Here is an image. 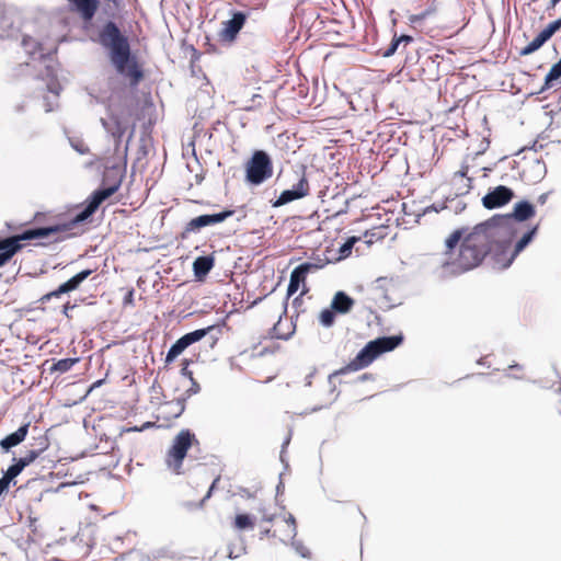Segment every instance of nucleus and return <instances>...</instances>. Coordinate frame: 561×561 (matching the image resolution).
Segmentation results:
<instances>
[{
    "instance_id": "nucleus-1",
    "label": "nucleus",
    "mask_w": 561,
    "mask_h": 561,
    "mask_svg": "<svg viewBox=\"0 0 561 561\" xmlns=\"http://www.w3.org/2000/svg\"><path fill=\"white\" fill-rule=\"evenodd\" d=\"M501 220H497L500 222ZM462 238L460 230L454 231L446 239V253L443 266L451 274H460L477 267L489 252L491 243L497 238L496 221H486L474 227L461 241L459 250L455 252Z\"/></svg>"
},
{
    "instance_id": "nucleus-2",
    "label": "nucleus",
    "mask_w": 561,
    "mask_h": 561,
    "mask_svg": "<svg viewBox=\"0 0 561 561\" xmlns=\"http://www.w3.org/2000/svg\"><path fill=\"white\" fill-rule=\"evenodd\" d=\"M117 190V186H111L103 190L95 191L88 202L85 208L76 215V217L68 224L55 225L50 227L30 229L22 234L1 239L0 238V267L3 266L11 257L21 249V241L54 238V240H61L75 225L87 220L99 206L112 196Z\"/></svg>"
},
{
    "instance_id": "nucleus-3",
    "label": "nucleus",
    "mask_w": 561,
    "mask_h": 561,
    "mask_svg": "<svg viewBox=\"0 0 561 561\" xmlns=\"http://www.w3.org/2000/svg\"><path fill=\"white\" fill-rule=\"evenodd\" d=\"M101 44L108 49L116 71L136 84L141 78L136 59L130 55L129 44L114 23H107L100 34Z\"/></svg>"
},
{
    "instance_id": "nucleus-4",
    "label": "nucleus",
    "mask_w": 561,
    "mask_h": 561,
    "mask_svg": "<svg viewBox=\"0 0 561 561\" xmlns=\"http://www.w3.org/2000/svg\"><path fill=\"white\" fill-rule=\"evenodd\" d=\"M400 336L379 337L370 341L351 364L353 369L368 366L378 355L394 350L401 343Z\"/></svg>"
},
{
    "instance_id": "nucleus-5",
    "label": "nucleus",
    "mask_w": 561,
    "mask_h": 561,
    "mask_svg": "<svg viewBox=\"0 0 561 561\" xmlns=\"http://www.w3.org/2000/svg\"><path fill=\"white\" fill-rule=\"evenodd\" d=\"M273 175V164L268 154L262 150L253 153L245 164V179L252 185H260Z\"/></svg>"
},
{
    "instance_id": "nucleus-6",
    "label": "nucleus",
    "mask_w": 561,
    "mask_h": 561,
    "mask_svg": "<svg viewBox=\"0 0 561 561\" xmlns=\"http://www.w3.org/2000/svg\"><path fill=\"white\" fill-rule=\"evenodd\" d=\"M194 442H196L195 436L188 430H183L175 436L165 459L169 469L178 474L181 473L183 459Z\"/></svg>"
},
{
    "instance_id": "nucleus-7",
    "label": "nucleus",
    "mask_w": 561,
    "mask_h": 561,
    "mask_svg": "<svg viewBox=\"0 0 561 561\" xmlns=\"http://www.w3.org/2000/svg\"><path fill=\"white\" fill-rule=\"evenodd\" d=\"M208 329H199L193 332H190L182 337H180L169 350L165 362H173L180 354H182L185 348H187L191 344L201 341L208 332Z\"/></svg>"
},
{
    "instance_id": "nucleus-8",
    "label": "nucleus",
    "mask_w": 561,
    "mask_h": 561,
    "mask_svg": "<svg viewBox=\"0 0 561 561\" xmlns=\"http://www.w3.org/2000/svg\"><path fill=\"white\" fill-rule=\"evenodd\" d=\"M325 265V262L319 260L318 263H304L297 266L290 274V280L287 288L288 296L294 295L300 287V284H305L306 276L310 272L318 271Z\"/></svg>"
},
{
    "instance_id": "nucleus-9",
    "label": "nucleus",
    "mask_w": 561,
    "mask_h": 561,
    "mask_svg": "<svg viewBox=\"0 0 561 561\" xmlns=\"http://www.w3.org/2000/svg\"><path fill=\"white\" fill-rule=\"evenodd\" d=\"M561 30V18L550 22L528 45L522 50V56H528L537 51L554 33Z\"/></svg>"
},
{
    "instance_id": "nucleus-10",
    "label": "nucleus",
    "mask_w": 561,
    "mask_h": 561,
    "mask_svg": "<svg viewBox=\"0 0 561 561\" xmlns=\"http://www.w3.org/2000/svg\"><path fill=\"white\" fill-rule=\"evenodd\" d=\"M514 197V192L504 185L496 186L482 198V205L486 209H494L508 204Z\"/></svg>"
},
{
    "instance_id": "nucleus-11",
    "label": "nucleus",
    "mask_w": 561,
    "mask_h": 561,
    "mask_svg": "<svg viewBox=\"0 0 561 561\" xmlns=\"http://www.w3.org/2000/svg\"><path fill=\"white\" fill-rule=\"evenodd\" d=\"M232 214H233V211L226 210V211H221V213H217V214L201 215L198 217L191 219L187 222V225L185 227V231L186 232H197L202 228H205L208 226H214V225L225 221L227 218L232 216Z\"/></svg>"
},
{
    "instance_id": "nucleus-12",
    "label": "nucleus",
    "mask_w": 561,
    "mask_h": 561,
    "mask_svg": "<svg viewBox=\"0 0 561 561\" xmlns=\"http://www.w3.org/2000/svg\"><path fill=\"white\" fill-rule=\"evenodd\" d=\"M534 215H535V208L531 204H529L528 202H519V203L515 204L514 210L511 215H508L506 217H496V218L491 219L490 221L501 220L500 222H496L497 236H499L501 229L510 221L511 218H515L518 221H524V220L531 218Z\"/></svg>"
},
{
    "instance_id": "nucleus-13",
    "label": "nucleus",
    "mask_w": 561,
    "mask_h": 561,
    "mask_svg": "<svg viewBox=\"0 0 561 561\" xmlns=\"http://www.w3.org/2000/svg\"><path fill=\"white\" fill-rule=\"evenodd\" d=\"M309 194V184L305 176H301L296 185L290 190H285L280 193L279 197L275 202L274 206L278 207L290 203L296 199H300Z\"/></svg>"
},
{
    "instance_id": "nucleus-14",
    "label": "nucleus",
    "mask_w": 561,
    "mask_h": 561,
    "mask_svg": "<svg viewBox=\"0 0 561 561\" xmlns=\"http://www.w3.org/2000/svg\"><path fill=\"white\" fill-rule=\"evenodd\" d=\"M245 22V15L241 12L234 13L233 16L222 23L219 36L222 41L232 42L242 28Z\"/></svg>"
},
{
    "instance_id": "nucleus-15",
    "label": "nucleus",
    "mask_w": 561,
    "mask_h": 561,
    "mask_svg": "<svg viewBox=\"0 0 561 561\" xmlns=\"http://www.w3.org/2000/svg\"><path fill=\"white\" fill-rule=\"evenodd\" d=\"M91 273L92 272L90 270H84L78 273L69 280L61 284L56 290L45 295L43 299L49 300L51 297H59L61 294H66L77 289L80 286V284L91 275Z\"/></svg>"
},
{
    "instance_id": "nucleus-16",
    "label": "nucleus",
    "mask_w": 561,
    "mask_h": 561,
    "mask_svg": "<svg viewBox=\"0 0 561 561\" xmlns=\"http://www.w3.org/2000/svg\"><path fill=\"white\" fill-rule=\"evenodd\" d=\"M28 432V424H24L20 426L14 433L5 436L1 442L0 446L4 451H9L12 447L18 446L21 444Z\"/></svg>"
},
{
    "instance_id": "nucleus-17",
    "label": "nucleus",
    "mask_w": 561,
    "mask_h": 561,
    "mask_svg": "<svg viewBox=\"0 0 561 561\" xmlns=\"http://www.w3.org/2000/svg\"><path fill=\"white\" fill-rule=\"evenodd\" d=\"M353 305L354 300L350 296L343 291H339L333 297L331 308L333 311L346 313L352 309Z\"/></svg>"
},
{
    "instance_id": "nucleus-18",
    "label": "nucleus",
    "mask_w": 561,
    "mask_h": 561,
    "mask_svg": "<svg viewBox=\"0 0 561 561\" xmlns=\"http://www.w3.org/2000/svg\"><path fill=\"white\" fill-rule=\"evenodd\" d=\"M84 20H91L98 9L96 0H69Z\"/></svg>"
},
{
    "instance_id": "nucleus-19",
    "label": "nucleus",
    "mask_w": 561,
    "mask_h": 561,
    "mask_svg": "<svg viewBox=\"0 0 561 561\" xmlns=\"http://www.w3.org/2000/svg\"><path fill=\"white\" fill-rule=\"evenodd\" d=\"M214 266V259L211 256H198L193 263V271L196 277L202 278Z\"/></svg>"
},
{
    "instance_id": "nucleus-20",
    "label": "nucleus",
    "mask_w": 561,
    "mask_h": 561,
    "mask_svg": "<svg viewBox=\"0 0 561 561\" xmlns=\"http://www.w3.org/2000/svg\"><path fill=\"white\" fill-rule=\"evenodd\" d=\"M79 362V358H64V359H59L57 363H55L51 368H50V371H58L60 374H64L68 370H70L75 364H77Z\"/></svg>"
},
{
    "instance_id": "nucleus-21",
    "label": "nucleus",
    "mask_w": 561,
    "mask_h": 561,
    "mask_svg": "<svg viewBox=\"0 0 561 561\" xmlns=\"http://www.w3.org/2000/svg\"><path fill=\"white\" fill-rule=\"evenodd\" d=\"M536 231H537V228L535 227L534 229H531L529 232H527L517 243H516V247H515V250H514V253H513V256L511 259V261L508 262L507 265H510L513 261V259L519 253L522 252L527 245L528 243L533 240L534 236L536 234Z\"/></svg>"
},
{
    "instance_id": "nucleus-22",
    "label": "nucleus",
    "mask_w": 561,
    "mask_h": 561,
    "mask_svg": "<svg viewBox=\"0 0 561 561\" xmlns=\"http://www.w3.org/2000/svg\"><path fill=\"white\" fill-rule=\"evenodd\" d=\"M359 241V238L357 237H351L348 238L340 248L339 250V253H340V257L339 259H345L347 257L351 252H352V249L354 247V244Z\"/></svg>"
},
{
    "instance_id": "nucleus-23",
    "label": "nucleus",
    "mask_w": 561,
    "mask_h": 561,
    "mask_svg": "<svg viewBox=\"0 0 561 561\" xmlns=\"http://www.w3.org/2000/svg\"><path fill=\"white\" fill-rule=\"evenodd\" d=\"M561 77V65L554 64L546 76V85L551 87L552 82Z\"/></svg>"
},
{
    "instance_id": "nucleus-24",
    "label": "nucleus",
    "mask_w": 561,
    "mask_h": 561,
    "mask_svg": "<svg viewBox=\"0 0 561 561\" xmlns=\"http://www.w3.org/2000/svg\"><path fill=\"white\" fill-rule=\"evenodd\" d=\"M23 469H24L23 463H21L20 460L18 459L15 463H13L12 466H10L8 468L3 478H5L8 481L11 482V480L14 479L15 477H18L22 472Z\"/></svg>"
},
{
    "instance_id": "nucleus-25",
    "label": "nucleus",
    "mask_w": 561,
    "mask_h": 561,
    "mask_svg": "<svg viewBox=\"0 0 561 561\" xmlns=\"http://www.w3.org/2000/svg\"><path fill=\"white\" fill-rule=\"evenodd\" d=\"M234 526L238 529L252 528L254 526V523L249 515L240 514V515H237V517H236Z\"/></svg>"
},
{
    "instance_id": "nucleus-26",
    "label": "nucleus",
    "mask_w": 561,
    "mask_h": 561,
    "mask_svg": "<svg viewBox=\"0 0 561 561\" xmlns=\"http://www.w3.org/2000/svg\"><path fill=\"white\" fill-rule=\"evenodd\" d=\"M286 534L284 535L288 539H294L297 534L296 522L293 515H288L285 519Z\"/></svg>"
},
{
    "instance_id": "nucleus-27",
    "label": "nucleus",
    "mask_w": 561,
    "mask_h": 561,
    "mask_svg": "<svg viewBox=\"0 0 561 561\" xmlns=\"http://www.w3.org/2000/svg\"><path fill=\"white\" fill-rule=\"evenodd\" d=\"M320 322L324 327H330L334 322L333 310L325 309L320 313Z\"/></svg>"
},
{
    "instance_id": "nucleus-28",
    "label": "nucleus",
    "mask_w": 561,
    "mask_h": 561,
    "mask_svg": "<svg viewBox=\"0 0 561 561\" xmlns=\"http://www.w3.org/2000/svg\"><path fill=\"white\" fill-rule=\"evenodd\" d=\"M38 457V451L28 450L25 456L21 457L19 460L23 463L24 468L32 463Z\"/></svg>"
},
{
    "instance_id": "nucleus-29",
    "label": "nucleus",
    "mask_w": 561,
    "mask_h": 561,
    "mask_svg": "<svg viewBox=\"0 0 561 561\" xmlns=\"http://www.w3.org/2000/svg\"><path fill=\"white\" fill-rule=\"evenodd\" d=\"M430 11L426 10L420 14H413L409 18V21L412 25H417L421 21H423L426 16L430 15Z\"/></svg>"
},
{
    "instance_id": "nucleus-30",
    "label": "nucleus",
    "mask_w": 561,
    "mask_h": 561,
    "mask_svg": "<svg viewBox=\"0 0 561 561\" xmlns=\"http://www.w3.org/2000/svg\"><path fill=\"white\" fill-rule=\"evenodd\" d=\"M293 546L297 553H299L301 557L307 558L309 556L308 549L299 541H293Z\"/></svg>"
},
{
    "instance_id": "nucleus-31",
    "label": "nucleus",
    "mask_w": 561,
    "mask_h": 561,
    "mask_svg": "<svg viewBox=\"0 0 561 561\" xmlns=\"http://www.w3.org/2000/svg\"><path fill=\"white\" fill-rule=\"evenodd\" d=\"M399 45L400 44L397 39L393 41L392 44L390 45V47L383 53V56L389 57V56L393 55L396 53V50L398 49Z\"/></svg>"
},
{
    "instance_id": "nucleus-32",
    "label": "nucleus",
    "mask_w": 561,
    "mask_h": 561,
    "mask_svg": "<svg viewBox=\"0 0 561 561\" xmlns=\"http://www.w3.org/2000/svg\"><path fill=\"white\" fill-rule=\"evenodd\" d=\"M9 485L10 481L2 477L0 479V495L8 490Z\"/></svg>"
},
{
    "instance_id": "nucleus-33",
    "label": "nucleus",
    "mask_w": 561,
    "mask_h": 561,
    "mask_svg": "<svg viewBox=\"0 0 561 561\" xmlns=\"http://www.w3.org/2000/svg\"><path fill=\"white\" fill-rule=\"evenodd\" d=\"M279 325H280V320H279V321L274 325V329H273V330H274V335H275L276 337H278V339H286V337H287V335H286V334H283V333H280V332L278 331Z\"/></svg>"
},
{
    "instance_id": "nucleus-34",
    "label": "nucleus",
    "mask_w": 561,
    "mask_h": 561,
    "mask_svg": "<svg viewBox=\"0 0 561 561\" xmlns=\"http://www.w3.org/2000/svg\"><path fill=\"white\" fill-rule=\"evenodd\" d=\"M411 39H412V38H411L410 36H408V35H402V36H400L399 38H397V41L399 42V44H401L402 42H404V43H409V42H411Z\"/></svg>"
},
{
    "instance_id": "nucleus-35",
    "label": "nucleus",
    "mask_w": 561,
    "mask_h": 561,
    "mask_svg": "<svg viewBox=\"0 0 561 561\" xmlns=\"http://www.w3.org/2000/svg\"><path fill=\"white\" fill-rule=\"evenodd\" d=\"M560 2L561 0H550L548 9H554Z\"/></svg>"
},
{
    "instance_id": "nucleus-36",
    "label": "nucleus",
    "mask_w": 561,
    "mask_h": 561,
    "mask_svg": "<svg viewBox=\"0 0 561 561\" xmlns=\"http://www.w3.org/2000/svg\"><path fill=\"white\" fill-rule=\"evenodd\" d=\"M547 198H548V194H547V193H543V194H541V195L538 197V202H539L541 205H543V204L546 203Z\"/></svg>"
},
{
    "instance_id": "nucleus-37",
    "label": "nucleus",
    "mask_w": 561,
    "mask_h": 561,
    "mask_svg": "<svg viewBox=\"0 0 561 561\" xmlns=\"http://www.w3.org/2000/svg\"><path fill=\"white\" fill-rule=\"evenodd\" d=\"M75 149H76L77 151H79L80 153H85V152H87V149H85V148H83V147H81V146H75Z\"/></svg>"
},
{
    "instance_id": "nucleus-38",
    "label": "nucleus",
    "mask_w": 561,
    "mask_h": 561,
    "mask_svg": "<svg viewBox=\"0 0 561 561\" xmlns=\"http://www.w3.org/2000/svg\"><path fill=\"white\" fill-rule=\"evenodd\" d=\"M256 99H261V96L257 95V94H254L253 98H252V101L255 102Z\"/></svg>"
},
{
    "instance_id": "nucleus-39",
    "label": "nucleus",
    "mask_w": 561,
    "mask_h": 561,
    "mask_svg": "<svg viewBox=\"0 0 561 561\" xmlns=\"http://www.w3.org/2000/svg\"><path fill=\"white\" fill-rule=\"evenodd\" d=\"M237 557H238V556H233V552H232V551H230V552H229V558H230V559H232V558H237Z\"/></svg>"
},
{
    "instance_id": "nucleus-40",
    "label": "nucleus",
    "mask_w": 561,
    "mask_h": 561,
    "mask_svg": "<svg viewBox=\"0 0 561 561\" xmlns=\"http://www.w3.org/2000/svg\"><path fill=\"white\" fill-rule=\"evenodd\" d=\"M23 44H24V46H27V45H28V41H27V39H24V41H23Z\"/></svg>"
},
{
    "instance_id": "nucleus-41",
    "label": "nucleus",
    "mask_w": 561,
    "mask_h": 561,
    "mask_svg": "<svg viewBox=\"0 0 561 561\" xmlns=\"http://www.w3.org/2000/svg\"><path fill=\"white\" fill-rule=\"evenodd\" d=\"M536 167H537L538 169H542V167H541V164H540L539 162H537V163H536Z\"/></svg>"
},
{
    "instance_id": "nucleus-42",
    "label": "nucleus",
    "mask_w": 561,
    "mask_h": 561,
    "mask_svg": "<svg viewBox=\"0 0 561 561\" xmlns=\"http://www.w3.org/2000/svg\"><path fill=\"white\" fill-rule=\"evenodd\" d=\"M50 90H51V92H54L56 95L58 94V91H57V90H54V89H51V88H50Z\"/></svg>"
},
{
    "instance_id": "nucleus-43",
    "label": "nucleus",
    "mask_w": 561,
    "mask_h": 561,
    "mask_svg": "<svg viewBox=\"0 0 561 561\" xmlns=\"http://www.w3.org/2000/svg\"><path fill=\"white\" fill-rule=\"evenodd\" d=\"M251 108H253V106H252V105H251V106H245V107H244V110H251Z\"/></svg>"
}]
</instances>
